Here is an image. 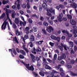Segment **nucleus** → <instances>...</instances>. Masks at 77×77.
Returning <instances> with one entry per match:
<instances>
[{"label":"nucleus","mask_w":77,"mask_h":77,"mask_svg":"<svg viewBox=\"0 0 77 77\" xmlns=\"http://www.w3.org/2000/svg\"><path fill=\"white\" fill-rule=\"evenodd\" d=\"M47 61H48V62L50 63H51V62H52V61L50 60V59L49 58H47Z\"/></svg>","instance_id":"680f3d73"},{"label":"nucleus","mask_w":77,"mask_h":77,"mask_svg":"<svg viewBox=\"0 0 77 77\" xmlns=\"http://www.w3.org/2000/svg\"><path fill=\"white\" fill-rule=\"evenodd\" d=\"M60 75L63 76V75H65V72H64L60 73Z\"/></svg>","instance_id":"bf43d9fd"},{"label":"nucleus","mask_w":77,"mask_h":77,"mask_svg":"<svg viewBox=\"0 0 77 77\" xmlns=\"http://www.w3.org/2000/svg\"><path fill=\"white\" fill-rule=\"evenodd\" d=\"M47 12H50L51 13H52L53 14H54V15L55 14V10L54 9L53 10V9L52 8H51L49 9V10L47 9Z\"/></svg>","instance_id":"0eeeda50"},{"label":"nucleus","mask_w":77,"mask_h":77,"mask_svg":"<svg viewBox=\"0 0 77 77\" xmlns=\"http://www.w3.org/2000/svg\"><path fill=\"white\" fill-rule=\"evenodd\" d=\"M62 20L63 21H65L67 20V19L66 18V17H63Z\"/></svg>","instance_id":"603ef678"},{"label":"nucleus","mask_w":77,"mask_h":77,"mask_svg":"<svg viewBox=\"0 0 77 77\" xmlns=\"http://www.w3.org/2000/svg\"><path fill=\"white\" fill-rule=\"evenodd\" d=\"M55 41H57V42H59L60 41V38L59 37H57V38L56 37V40Z\"/></svg>","instance_id":"c756f323"},{"label":"nucleus","mask_w":77,"mask_h":77,"mask_svg":"<svg viewBox=\"0 0 77 77\" xmlns=\"http://www.w3.org/2000/svg\"><path fill=\"white\" fill-rule=\"evenodd\" d=\"M77 31L73 30V34H75L74 35V37L75 38H76L77 36V34H76V33H77Z\"/></svg>","instance_id":"a878e982"},{"label":"nucleus","mask_w":77,"mask_h":77,"mask_svg":"<svg viewBox=\"0 0 77 77\" xmlns=\"http://www.w3.org/2000/svg\"><path fill=\"white\" fill-rule=\"evenodd\" d=\"M14 22L16 24H19V19L17 18H15Z\"/></svg>","instance_id":"dca6fc26"},{"label":"nucleus","mask_w":77,"mask_h":77,"mask_svg":"<svg viewBox=\"0 0 77 77\" xmlns=\"http://www.w3.org/2000/svg\"><path fill=\"white\" fill-rule=\"evenodd\" d=\"M58 48L61 51H63V47L59 45Z\"/></svg>","instance_id":"ea45409f"},{"label":"nucleus","mask_w":77,"mask_h":77,"mask_svg":"<svg viewBox=\"0 0 77 77\" xmlns=\"http://www.w3.org/2000/svg\"><path fill=\"white\" fill-rule=\"evenodd\" d=\"M23 47L24 49V50H25V51H26V52L27 53H29V51H28V50L27 49V48H26L25 47V46L24 45H23Z\"/></svg>","instance_id":"5701e85b"},{"label":"nucleus","mask_w":77,"mask_h":77,"mask_svg":"<svg viewBox=\"0 0 77 77\" xmlns=\"http://www.w3.org/2000/svg\"><path fill=\"white\" fill-rule=\"evenodd\" d=\"M30 41H35V37L33 35H31L30 36Z\"/></svg>","instance_id":"f8f14e48"},{"label":"nucleus","mask_w":77,"mask_h":77,"mask_svg":"<svg viewBox=\"0 0 77 77\" xmlns=\"http://www.w3.org/2000/svg\"><path fill=\"white\" fill-rule=\"evenodd\" d=\"M47 15L48 16H49L50 17H51V14L50 13H49V12H47Z\"/></svg>","instance_id":"5fc2aeb1"},{"label":"nucleus","mask_w":77,"mask_h":77,"mask_svg":"<svg viewBox=\"0 0 77 77\" xmlns=\"http://www.w3.org/2000/svg\"><path fill=\"white\" fill-rule=\"evenodd\" d=\"M42 7L44 9H47V5L46 3H43L42 5Z\"/></svg>","instance_id":"1a4fd4ad"},{"label":"nucleus","mask_w":77,"mask_h":77,"mask_svg":"<svg viewBox=\"0 0 77 77\" xmlns=\"http://www.w3.org/2000/svg\"><path fill=\"white\" fill-rule=\"evenodd\" d=\"M32 17H35L36 18H38V16L36 14H34L31 16Z\"/></svg>","instance_id":"4c0bfd02"},{"label":"nucleus","mask_w":77,"mask_h":77,"mask_svg":"<svg viewBox=\"0 0 77 77\" xmlns=\"http://www.w3.org/2000/svg\"><path fill=\"white\" fill-rule=\"evenodd\" d=\"M21 39H23V41L25 43V40L27 39H29V36L28 35H25L24 36V38L23 37H21Z\"/></svg>","instance_id":"423d86ee"},{"label":"nucleus","mask_w":77,"mask_h":77,"mask_svg":"<svg viewBox=\"0 0 77 77\" xmlns=\"http://www.w3.org/2000/svg\"><path fill=\"white\" fill-rule=\"evenodd\" d=\"M63 14L62 13H61L59 14V17L62 18V17H63Z\"/></svg>","instance_id":"37998d69"},{"label":"nucleus","mask_w":77,"mask_h":77,"mask_svg":"<svg viewBox=\"0 0 77 77\" xmlns=\"http://www.w3.org/2000/svg\"><path fill=\"white\" fill-rule=\"evenodd\" d=\"M51 38L52 39H53L54 40H55L56 41V37L54 35H51Z\"/></svg>","instance_id":"412c9836"},{"label":"nucleus","mask_w":77,"mask_h":77,"mask_svg":"<svg viewBox=\"0 0 77 77\" xmlns=\"http://www.w3.org/2000/svg\"><path fill=\"white\" fill-rule=\"evenodd\" d=\"M29 45L30 47L31 48H32V47H33V42H29Z\"/></svg>","instance_id":"b1692460"},{"label":"nucleus","mask_w":77,"mask_h":77,"mask_svg":"<svg viewBox=\"0 0 77 77\" xmlns=\"http://www.w3.org/2000/svg\"><path fill=\"white\" fill-rule=\"evenodd\" d=\"M13 29H17V26L16 25V24H15L14 23L13 24Z\"/></svg>","instance_id":"79ce46f5"},{"label":"nucleus","mask_w":77,"mask_h":77,"mask_svg":"<svg viewBox=\"0 0 77 77\" xmlns=\"http://www.w3.org/2000/svg\"><path fill=\"white\" fill-rule=\"evenodd\" d=\"M33 30L34 32H37V29L35 27L33 28Z\"/></svg>","instance_id":"69168bd1"},{"label":"nucleus","mask_w":77,"mask_h":77,"mask_svg":"<svg viewBox=\"0 0 77 77\" xmlns=\"http://www.w3.org/2000/svg\"><path fill=\"white\" fill-rule=\"evenodd\" d=\"M64 50L66 51H67V49H69V48L68 47H66V46H64Z\"/></svg>","instance_id":"de8ad7c7"},{"label":"nucleus","mask_w":77,"mask_h":77,"mask_svg":"<svg viewBox=\"0 0 77 77\" xmlns=\"http://www.w3.org/2000/svg\"><path fill=\"white\" fill-rule=\"evenodd\" d=\"M12 52L14 54V55H17V51L15 50V49L14 48H12Z\"/></svg>","instance_id":"aec40b11"},{"label":"nucleus","mask_w":77,"mask_h":77,"mask_svg":"<svg viewBox=\"0 0 77 77\" xmlns=\"http://www.w3.org/2000/svg\"><path fill=\"white\" fill-rule=\"evenodd\" d=\"M57 59L58 60H61L63 59V57L62 56H58Z\"/></svg>","instance_id":"cd10ccee"},{"label":"nucleus","mask_w":77,"mask_h":77,"mask_svg":"<svg viewBox=\"0 0 77 77\" xmlns=\"http://www.w3.org/2000/svg\"><path fill=\"white\" fill-rule=\"evenodd\" d=\"M6 11V14L7 18H9V15L8 13H11V11L10 10L9 11Z\"/></svg>","instance_id":"f3484780"},{"label":"nucleus","mask_w":77,"mask_h":77,"mask_svg":"<svg viewBox=\"0 0 77 77\" xmlns=\"http://www.w3.org/2000/svg\"><path fill=\"white\" fill-rule=\"evenodd\" d=\"M7 1H2V4L3 5H5V4H7Z\"/></svg>","instance_id":"4d7b16f0"},{"label":"nucleus","mask_w":77,"mask_h":77,"mask_svg":"<svg viewBox=\"0 0 77 77\" xmlns=\"http://www.w3.org/2000/svg\"><path fill=\"white\" fill-rule=\"evenodd\" d=\"M51 77H54V73L52 72L51 73V75H50Z\"/></svg>","instance_id":"8fccbe9b"},{"label":"nucleus","mask_w":77,"mask_h":77,"mask_svg":"<svg viewBox=\"0 0 77 77\" xmlns=\"http://www.w3.org/2000/svg\"><path fill=\"white\" fill-rule=\"evenodd\" d=\"M7 19H8L10 24H11V25H12V21L11 20V19H10V18H9H9H7Z\"/></svg>","instance_id":"c03bdc74"},{"label":"nucleus","mask_w":77,"mask_h":77,"mask_svg":"<svg viewBox=\"0 0 77 77\" xmlns=\"http://www.w3.org/2000/svg\"><path fill=\"white\" fill-rule=\"evenodd\" d=\"M67 17L68 19H71L72 18V16L71 15H67Z\"/></svg>","instance_id":"864d4df0"},{"label":"nucleus","mask_w":77,"mask_h":77,"mask_svg":"<svg viewBox=\"0 0 77 77\" xmlns=\"http://www.w3.org/2000/svg\"><path fill=\"white\" fill-rule=\"evenodd\" d=\"M74 50L75 51H76L77 50V47L76 46H74Z\"/></svg>","instance_id":"e2e57ef3"},{"label":"nucleus","mask_w":77,"mask_h":77,"mask_svg":"<svg viewBox=\"0 0 77 77\" xmlns=\"http://www.w3.org/2000/svg\"><path fill=\"white\" fill-rule=\"evenodd\" d=\"M19 57L20 59H24V57L23 55H19Z\"/></svg>","instance_id":"a18cd8bd"},{"label":"nucleus","mask_w":77,"mask_h":77,"mask_svg":"<svg viewBox=\"0 0 77 77\" xmlns=\"http://www.w3.org/2000/svg\"><path fill=\"white\" fill-rule=\"evenodd\" d=\"M43 25L45 26H48V23L47 22H45L43 23Z\"/></svg>","instance_id":"f704fd0d"},{"label":"nucleus","mask_w":77,"mask_h":77,"mask_svg":"<svg viewBox=\"0 0 77 77\" xmlns=\"http://www.w3.org/2000/svg\"><path fill=\"white\" fill-rule=\"evenodd\" d=\"M42 32H43V33L44 35H47V31L46 30L44 29H42Z\"/></svg>","instance_id":"7c9ffc66"},{"label":"nucleus","mask_w":77,"mask_h":77,"mask_svg":"<svg viewBox=\"0 0 77 77\" xmlns=\"http://www.w3.org/2000/svg\"><path fill=\"white\" fill-rule=\"evenodd\" d=\"M62 57L63 58H66V55H65V54H62Z\"/></svg>","instance_id":"0e129e2a"},{"label":"nucleus","mask_w":77,"mask_h":77,"mask_svg":"<svg viewBox=\"0 0 77 77\" xmlns=\"http://www.w3.org/2000/svg\"><path fill=\"white\" fill-rule=\"evenodd\" d=\"M13 41L15 42L17 44H19V42H18V40L17 37L16 36L14 37V38H13Z\"/></svg>","instance_id":"9d476101"},{"label":"nucleus","mask_w":77,"mask_h":77,"mask_svg":"<svg viewBox=\"0 0 77 77\" xmlns=\"http://www.w3.org/2000/svg\"><path fill=\"white\" fill-rule=\"evenodd\" d=\"M15 13H13L11 14V17L13 18H15V16L16 15Z\"/></svg>","instance_id":"e433bc0d"},{"label":"nucleus","mask_w":77,"mask_h":77,"mask_svg":"<svg viewBox=\"0 0 77 77\" xmlns=\"http://www.w3.org/2000/svg\"><path fill=\"white\" fill-rule=\"evenodd\" d=\"M46 30L49 32V33H51V31H53V30H54V29L52 26H49L47 27Z\"/></svg>","instance_id":"39448f33"},{"label":"nucleus","mask_w":77,"mask_h":77,"mask_svg":"<svg viewBox=\"0 0 77 77\" xmlns=\"http://www.w3.org/2000/svg\"><path fill=\"white\" fill-rule=\"evenodd\" d=\"M73 28L74 29V30H75L76 31H77V27H76L75 26H73Z\"/></svg>","instance_id":"052dcab7"},{"label":"nucleus","mask_w":77,"mask_h":77,"mask_svg":"<svg viewBox=\"0 0 77 77\" xmlns=\"http://www.w3.org/2000/svg\"><path fill=\"white\" fill-rule=\"evenodd\" d=\"M39 74L41 75L42 76V77H44V76L45 75V74H44V72H39Z\"/></svg>","instance_id":"c85d7f7f"},{"label":"nucleus","mask_w":77,"mask_h":77,"mask_svg":"<svg viewBox=\"0 0 77 77\" xmlns=\"http://www.w3.org/2000/svg\"><path fill=\"white\" fill-rule=\"evenodd\" d=\"M33 74H34V75H35V77H37V76H38V74L36 73L35 72H34L33 73Z\"/></svg>","instance_id":"774afa93"},{"label":"nucleus","mask_w":77,"mask_h":77,"mask_svg":"<svg viewBox=\"0 0 77 77\" xmlns=\"http://www.w3.org/2000/svg\"><path fill=\"white\" fill-rule=\"evenodd\" d=\"M69 2L70 3H72L74 2V1L73 0H69Z\"/></svg>","instance_id":"338daca9"},{"label":"nucleus","mask_w":77,"mask_h":77,"mask_svg":"<svg viewBox=\"0 0 77 77\" xmlns=\"http://www.w3.org/2000/svg\"><path fill=\"white\" fill-rule=\"evenodd\" d=\"M28 21L29 23H30V24H32V23H33V21H32V19L30 18H29V19L28 20Z\"/></svg>","instance_id":"49530a36"},{"label":"nucleus","mask_w":77,"mask_h":77,"mask_svg":"<svg viewBox=\"0 0 77 77\" xmlns=\"http://www.w3.org/2000/svg\"><path fill=\"white\" fill-rule=\"evenodd\" d=\"M30 56L31 57V59H32V62H35L36 61V60L35 59V57L34 56V55L32 54H30Z\"/></svg>","instance_id":"6e6552de"},{"label":"nucleus","mask_w":77,"mask_h":77,"mask_svg":"<svg viewBox=\"0 0 77 77\" xmlns=\"http://www.w3.org/2000/svg\"><path fill=\"white\" fill-rule=\"evenodd\" d=\"M45 68L46 69H51V67H50V66L47 65H46L45 66Z\"/></svg>","instance_id":"2f4dec72"},{"label":"nucleus","mask_w":77,"mask_h":77,"mask_svg":"<svg viewBox=\"0 0 77 77\" xmlns=\"http://www.w3.org/2000/svg\"><path fill=\"white\" fill-rule=\"evenodd\" d=\"M22 7L23 8H26V4H23L22 5Z\"/></svg>","instance_id":"13d9d810"},{"label":"nucleus","mask_w":77,"mask_h":77,"mask_svg":"<svg viewBox=\"0 0 77 77\" xmlns=\"http://www.w3.org/2000/svg\"><path fill=\"white\" fill-rule=\"evenodd\" d=\"M62 32L63 33H66L68 35V37H69L70 38H71L72 36V34H69V32L67 30H65V29H64L62 31Z\"/></svg>","instance_id":"20e7f679"},{"label":"nucleus","mask_w":77,"mask_h":77,"mask_svg":"<svg viewBox=\"0 0 77 77\" xmlns=\"http://www.w3.org/2000/svg\"><path fill=\"white\" fill-rule=\"evenodd\" d=\"M70 75L73 77H74V76H77V73H75L72 72H71Z\"/></svg>","instance_id":"2eb2a0df"},{"label":"nucleus","mask_w":77,"mask_h":77,"mask_svg":"<svg viewBox=\"0 0 77 77\" xmlns=\"http://www.w3.org/2000/svg\"><path fill=\"white\" fill-rule=\"evenodd\" d=\"M69 44L71 47H73L74 46V45L73 44V42H69Z\"/></svg>","instance_id":"393cba45"},{"label":"nucleus","mask_w":77,"mask_h":77,"mask_svg":"<svg viewBox=\"0 0 77 77\" xmlns=\"http://www.w3.org/2000/svg\"><path fill=\"white\" fill-rule=\"evenodd\" d=\"M48 23H49V24H51V25H52V24H53V21L50 20H48Z\"/></svg>","instance_id":"473e14b6"},{"label":"nucleus","mask_w":77,"mask_h":77,"mask_svg":"<svg viewBox=\"0 0 77 77\" xmlns=\"http://www.w3.org/2000/svg\"><path fill=\"white\" fill-rule=\"evenodd\" d=\"M35 51H36V50L35 49V47H34L33 50L31 52L32 53H33L34 54H36V52H35Z\"/></svg>","instance_id":"a211bd4d"},{"label":"nucleus","mask_w":77,"mask_h":77,"mask_svg":"<svg viewBox=\"0 0 77 77\" xmlns=\"http://www.w3.org/2000/svg\"><path fill=\"white\" fill-rule=\"evenodd\" d=\"M65 36L64 35L62 36V37H61L62 40H65Z\"/></svg>","instance_id":"6e6d98bb"},{"label":"nucleus","mask_w":77,"mask_h":77,"mask_svg":"<svg viewBox=\"0 0 77 77\" xmlns=\"http://www.w3.org/2000/svg\"><path fill=\"white\" fill-rule=\"evenodd\" d=\"M6 15V14H5V13H4L2 15V16L0 17V20H1L2 19H3V18L5 17V16Z\"/></svg>","instance_id":"4be33fe9"},{"label":"nucleus","mask_w":77,"mask_h":77,"mask_svg":"<svg viewBox=\"0 0 77 77\" xmlns=\"http://www.w3.org/2000/svg\"><path fill=\"white\" fill-rule=\"evenodd\" d=\"M26 68L28 69V70L31 71H34V67L32 65H31L30 66H30V64L29 63L26 65Z\"/></svg>","instance_id":"f257e3e1"},{"label":"nucleus","mask_w":77,"mask_h":77,"mask_svg":"<svg viewBox=\"0 0 77 77\" xmlns=\"http://www.w3.org/2000/svg\"><path fill=\"white\" fill-rule=\"evenodd\" d=\"M26 6L28 9H29L30 8V4L29 3H27L26 4Z\"/></svg>","instance_id":"72a5a7b5"},{"label":"nucleus","mask_w":77,"mask_h":77,"mask_svg":"<svg viewBox=\"0 0 77 77\" xmlns=\"http://www.w3.org/2000/svg\"><path fill=\"white\" fill-rule=\"evenodd\" d=\"M20 53L22 54L23 55H24V56H26V52L22 50H20Z\"/></svg>","instance_id":"4468645a"},{"label":"nucleus","mask_w":77,"mask_h":77,"mask_svg":"<svg viewBox=\"0 0 77 77\" xmlns=\"http://www.w3.org/2000/svg\"><path fill=\"white\" fill-rule=\"evenodd\" d=\"M21 18L22 20L24 21V22L22 21L20 22V26H25L26 25V24H27V22L26 21H25L24 18L23 17H22Z\"/></svg>","instance_id":"7ed1b4c3"},{"label":"nucleus","mask_w":77,"mask_h":77,"mask_svg":"<svg viewBox=\"0 0 77 77\" xmlns=\"http://www.w3.org/2000/svg\"><path fill=\"white\" fill-rule=\"evenodd\" d=\"M67 67L68 68V69H71V68H72V66H71V65H67Z\"/></svg>","instance_id":"3c124183"},{"label":"nucleus","mask_w":77,"mask_h":77,"mask_svg":"<svg viewBox=\"0 0 77 77\" xmlns=\"http://www.w3.org/2000/svg\"><path fill=\"white\" fill-rule=\"evenodd\" d=\"M16 35L17 36H20V35H21V33L19 31H16Z\"/></svg>","instance_id":"c9c22d12"},{"label":"nucleus","mask_w":77,"mask_h":77,"mask_svg":"<svg viewBox=\"0 0 77 77\" xmlns=\"http://www.w3.org/2000/svg\"><path fill=\"white\" fill-rule=\"evenodd\" d=\"M12 8L13 9H14L15 10H17V7H16V6L15 5H13L12 6Z\"/></svg>","instance_id":"58836bf2"},{"label":"nucleus","mask_w":77,"mask_h":77,"mask_svg":"<svg viewBox=\"0 0 77 77\" xmlns=\"http://www.w3.org/2000/svg\"><path fill=\"white\" fill-rule=\"evenodd\" d=\"M17 8L18 10L20 9V5L19 4H18V5H17Z\"/></svg>","instance_id":"a19ab883"},{"label":"nucleus","mask_w":77,"mask_h":77,"mask_svg":"<svg viewBox=\"0 0 77 77\" xmlns=\"http://www.w3.org/2000/svg\"><path fill=\"white\" fill-rule=\"evenodd\" d=\"M70 22L72 25H76V22L73 20H72V21L70 20Z\"/></svg>","instance_id":"9b49d317"},{"label":"nucleus","mask_w":77,"mask_h":77,"mask_svg":"<svg viewBox=\"0 0 77 77\" xmlns=\"http://www.w3.org/2000/svg\"><path fill=\"white\" fill-rule=\"evenodd\" d=\"M49 44L50 45H51V47H53V46H54V43L51 42H50Z\"/></svg>","instance_id":"09e8293b"},{"label":"nucleus","mask_w":77,"mask_h":77,"mask_svg":"<svg viewBox=\"0 0 77 77\" xmlns=\"http://www.w3.org/2000/svg\"><path fill=\"white\" fill-rule=\"evenodd\" d=\"M71 6L74 9H76L77 8V4L75 3H74L73 4H72Z\"/></svg>","instance_id":"ddd939ff"},{"label":"nucleus","mask_w":77,"mask_h":77,"mask_svg":"<svg viewBox=\"0 0 77 77\" xmlns=\"http://www.w3.org/2000/svg\"><path fill=\"white\" fill-rule=\"evenodd\" d=\"M57 54H54V56L53 59V60H56L57 59Z\"/></svg>","instance_id":"bb28decb"},{"label":"nucleus","mask_w":77,"mask_h":77,"mask_svg":"<svg viewBox=\"0 0 77 77\" xmlns=\"http://www.w3.org/2000/svg\"><path fill=\"white\" fill-rule=\"evenodd\" d=\"M44 42V41L42 40V41H40L38 42H36V44L37 45H41L42 44V42Z\"/></svg>","instance_id":"6ab92c4d"},{"label":"nucleus","mask_w":77,"mask_h":77,"mask_svg":"<svg viewBox=\"0 0 77 77\" xmlns=\"http://www.w3.org/2000/svg\"><path fill=\"white\" fill-rule=\"evenodd\" d=\"M8 24V22H6V20H5L3 24H2L1 26L2 30H5L6 28V25Z\"/></svg>","instance_id":"f03ea898"}]
</instances>
